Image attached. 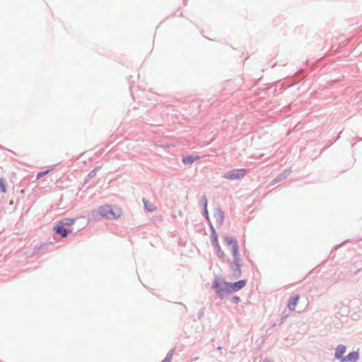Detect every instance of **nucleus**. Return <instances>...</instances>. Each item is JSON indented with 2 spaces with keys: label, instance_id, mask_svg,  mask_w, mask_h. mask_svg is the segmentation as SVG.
<instances>
[{
  "label": "nucleus",
  "instance_id": "obj_5",
  "mask_svg": "<svg viewBox=\"0 0 362 362\" xmlns=\"http://www.w3.org/2000/svg\"><path fill=\"white\" fill-rule=\"evenodd\" d=\"M213 288L221 297L230 293L229 283L216 279L213 284Z\"/></svg>",
  "mask_w": 362,
  "mask_h": 362
},
{
  "label": "nucleus",
  "instance_id": "obj_6",
  "mask_svg": "<svg viewBox=\"0 0 362 362\" xmlns=\"http://www.w3.org/2000/svg\"><path fill=\"white\" fill-rule=\"evenodd\" d=\"M246 173L245 169H234L225 173L223 177L230 180H240L246 175Z\"/></svg>",
  "mask_w": 362,
  "mask_h": 362
},
{
  "label": "nucleus",
  "instance_id": "obj_16",
  "mask_svg": "<svg viewBox=\"0 0 362 362\" xmlns=\"http://www.w3.org/2000/svg\"><path fill=\"white\" fill-rule=\"evenodd\" d=\"M49 170H45V171H42V172H40L37 175V179H40L42 177H43L44 175H47L48 173H49Z\"/></svg>",
  "mask_w": 362,
  "mask_h": 362
},
{
  "label": "nucleus",
  "instance_id": "obj_7",
  "mask_svg": "<svg viewBox=\"0 0 362 362\" xmlns=\"http://www.w3.org/2000/svg\"><path fill=\"white\" fill-rule=\"evenodd\" d=\"M212 229V235H211V242L214 246L215 247L216 250V253L219 257H222L223 256V252L221 250V246L218 244V235L215 232V230L214 228H211Z\"/></svg>",
  "mask_w": 362,
  "mask_h": 362
},
{
  "label": "nucleus",
  "instance_id": "obj_15",
  "mask_svg": "<svg viewBox=\"0 0 362 362\" xmlns=\"http://www.w3.org/2000/svg\"><path fill=\"white\" fill-rule=\"evenodd\" d=\"M98 168H95L94 170H91V171L88 173V177L89 179H92L93 177H94L96 175V174H97V171H98Z\"/></svg>",
  "mask_w": 362,
  "mask_h": 362
},
{
  "label": "nucleus",
  "instance_id": "obj_12",
  "mask_svg": "<svg viewBox=\"0 0 362 362\" xmlns=\"http://www.w3.org/2000/svg\"><path fill=\"white\" fill-rule=\"evenodd\" d=\"M199 158L198 156H186L182 158L183 163L186 165L192 164L195 160H197Z\"/></svg>",
  "mask_w": 362,
  "mask_h": 362
},
{
  "label": "nucleus",
  "instance_id": "obj_2",
  "mask_svg": "<svg viewBox=\"0 0 362 362\" xmlns=\"http://www.w3.org/2000/svg\"><path fill=\"white\" fill-rule=\"evenodd\" d=\"M75 223L74 218H66L57 223L54 227V230L57 234L61 235L62 237L65 238L71 233L70 230L66 229V226H71Z\"/></svg>",
  "mask_w": 362,
  "mask_h": 362
},
{
  "label": "nucleus",
  "instance_id": "obj_14",
  "mask_svg": "<svg viewBox=\"0 0 362 362\" xmlns=\"http://www.w3.org/2000/svg\"><path fill=\"white\" fill-rule=\"evenodd\" d=\"M0 191L4 193L6 192V182L2 178H0Z\"/></svg>",
  "mask_w": 362,
  "mask_h": 362
},
{
  "label": "nucleus",
  "instance_id": "obj_13",
  "mask_svg": "<svg viewBox=\"0 0 362 362\" xmlns=\"http://www.w3.org/2000/svg\"><path fill=\"white\" fill-rule=\"evenodd\" d=\"M144 208L147 211L151 212L154 211L156 209V206L153 204L149 202L148 201H146L144 199Z\"/></svg>",
  "mask_w": 362,
  "mask_h": 362
},
{
  "label": "nucleus",
  "instance_id": "obj_8",
  "mask_svg": "<svg viewBox=\"0 0 362 362\" xmlns=\"http://www.w3.org/2000/svg\"><path fill=\"white\" fill-rule=\"evenodd\" d=\"M245 280H240L235 283H229L230 293L238 291L245 287Z\"/></svg>",
  "mask_w": 362,
  "mask_h": 362
},
{
  "label": "nucleus",
  "instance_id": "obj_9",
  "mask_svg": "<svg viewBox=\"0 0 362 362\" xmlns=\"http://www.w3.org/2000/svg\"><path fill=\"white\" fill-rule=\"evenodd\" d=\"M358 359V354L356 351L351 352L346 357L341 358V362H356Z\"/></svg>",
  "mask_w": 362,
  "mask_h": 362
},
{
  "label": "nucleus",
  "instance_id": "obj_10",
  "mask_svg": "<svg viewBox=\"0 0 362 362\" xmlns=\"http://www.w3.org/2000/svg\"><path fill=\"white\" fill-rule=\"evenodd\" d=\"M345 351H346V346L344 345H339L337 347L336 351H335V354H334L335 358L337 359L341 360L342 356L344 355Z\"/></svg>",
  "mask_w": 362,
  "mask_h": 362
},
{
  "label": "nucleus",
  "instance_id": "obj_3",
  "mask_svg": "<svg viewBox=\"0 0 362 362\" xmlns=\"http://www.w3.org/2000/svg\"><path fill=\"white\" fill-rule=\"evenodd\" d=\"M99 214L103 217L107 218H118L122 215V209L119 207L112 208L110 205H106L99 208Z\"/></svg>",
  "mask_w": 362,
  "mask_h": 362
},
{
  "label": "nucleus",
  "instance_id": "obj_4",
  "mask_svg": "<svg viewBox=\"0 0 362 362\" xmlns=\"http://www.w3.org/2000/svg\"><path fill=\"white\" fill-rule=\"evenodd\" d=\"M224 241L228 247V249L232 252L233 254V256L234 257V262L235 263V264L238 266V273L240 274V259L238 258V241L231 238V237H226L224 238Z\"/></svg>",
  "mask_w": 362,
  "mask_h": 362
},
{
  "label": "nucleus",
  "instance_id": "obj_11",
  "mask_svg": "<svg viewBox=\"0 0 362 362\" xmlns=\"http://www.w3.org/2000/svg\"><path fill=\"white\" fill-rule=\"evenodd\" d=\"M299 300V296H296L290 300L288 307L291 310H295Z\"/></svg>",
  "mask_w": 362,
  "mask_h": 362
},
{
  "label": "nucleus",
  "instance_id": "obj_1",
  "mask_svg": "<svg viewBox=\"0 0 362 362\" xmlns=\"http://www.w3.org/2000/svg\"><path fill=\"white\" fill-rule=\"evenodd\" d=\"M204 215L206 218L210 223L211 228H213V226H219L222 224L223 221V212L220 209H215L213 212L211 217L210 218L208 214L207 211V199L204 197Z\"/></svg>",
  "mask_w": 362,
  "mask_h": 362
},
{
  "label": "nucleus",
  "instance_id": "obj_17",
  "mask_svg": "<svg viewBox=\"0 0 362 362\" xmlns=\"http://www.w3.org/2000/svg\"><path fill=\"white\" fill-rule=\"evenodd\" d=\"M264 362H269V361H268V360L265 359V360L264 361Z\"/></svg>",
  "mask_w": 362,
  "mask_h": 362
}]
</instances>
